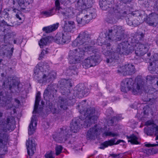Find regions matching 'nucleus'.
Returning a JSON list of instances; mask_svg holds the SVG:
<instances>
[{
    "label": "nucleus",
    "mask_w": 158,
    "mask_h": 158,
    "mask_svg": "<svg viewBox=\"0 0 158 158\" xmlns=\"http://www.w3.org/2000/svg\"><path fill=\"white\" fill-rule=\"evenodd\" d=\"M40 100V98H35V104L34 107V110L33 112V114H36L37 112V110L38 109V106L39 102Z\"/></svg>",
    "instance_id": "41"
},
{
    "label": "nucleus",
    "mask_w": 158,
    "mask_h": 158,
    "mask_svg": "<svg viewBox=\"0 0 158 158\" xmlns=\"http://www.w3.org/2000/svg\"><path fill=\"white\" fill-rule=\"evenodd\" d=\"M63 148L60 145H56L55 148L56 155H59L61 153L63 150Z\"/></svg>",
    "instance_id": "42"
},
{
    "label": "nucleus",
    "mask_w": 158,
    "mask_h": 158,
    "mask_svg": "<svg viewBox=\"0 0 158 158\" xmlns=\"http://www.w3.org/2000/svg\"><path fill=\"white\" fill-rule=\"evenodd\" d=\"M91 39V35L87 31H81L77 38L73 42L72 46L74 47L83 45L85 46H89Z\"/></svg>",
    "instance_id": "6"
},
{
    "label": "nucleus",
    "mask_w": 158,
    "mask_h": 158,
    "mask_svg": "<svg viewBox=\"0 0 158 158\" xmlns=\"http://www.w3.org/2000/svg\"><path fill=\"white\" fill-rule=\"evenodd\" d=\"M59 25V23H56L52 25L44 27L43 28L42 30L46 33H50L56 30L58 28Z\"/></svg>",
    "instance_id": "30"
},
{
    "label": "nucleus",
    "mask_w": 158,
    "mask_h": 158,
    "mask_svg": "<svg viewBox=\"0 0 158 158\" xmlns=\"http://www.w3.org/2000/svg\"><path fill=\"white\" fill-rule=\"evenodd\" d=\"M26 145L28 155L30 156H32L34 153L36 149L35 144L33 143L32 140H29L27 141Z\"/></svg>",
    "instance_id": "26"
},
{
    "label": "nucleus",
    "mask_w": 158,
    "mask_h": 158,
    "mask_svg": "<svg viewBox=\"0 0 158 158\" xmlns=\"http://www.w3.org/2000/svg\"><path fill=\"white\" fill-rule=\"evenodd\" d=\"M5 30L4 29L3 26L0 25V35L1 34H2L3 32L4 34L5 32Z\"/></svg>",
    "instance_id": "54"
},
{
    "label": "nucleus",
    "mask_w": 158,
    "mask_h": 158,
    "mask_svg": "<svg viewBox=\"0 0 158 158\" xmlns=\"http://www.w3.org/2000/svg\"><path fill=\"white\" fill-rule=\"evenodd\" d=\"M135 36L137 40L138 41L143 40L144 36V35L143 33H141V34L137 33L135 35Z\"/></svg>",
    "instance_id": "45"
},
{
    "label": "nucleus",
    "mask_w": 158,
    "mask_h": 158,
    "mask_svg": "<svg viewBox=\"0 0 158 158\" xmlns=\"http://www.w3.org/2000/svg\"><path fill=\"white\" fill-rule=\"evenodd\" d=\"M14 101L15 103L16 104V106L15 107H16L17 106L19 107L20 105V102L19 100L17 98H14Z\"/></svg>",
    "instance_id": "52"
},
{
    "label": "nucleus",
    "mask_w": 158,
    "mask_h": 158,
    "mask_svg": "<svg viewBox=\"0 0 158 158\" xmlns=\"http://www.w3.org/2000/svg\"><path fill=\"white\" fill-rule=\"evenodd\" d=\"M49 89L48 88H46V89L44 90V93L43 96L44 98L48 96L49 94Z\"/></svg>",
    "instance_id": "51"
},
{
    "label": "nucleus",
    "mask_w": 158,
    "mask_h": 158,
    "mask_svg": "<svg viewBox=\"0 0 158 158\" xmlns=\"http://www.w3.org/2000/svg\"><path fill=\"white\" fill-rule=\"evenodd\" d=\"M101 60V56L98 54H96L86 59L83 63V66H85V68H90L95 66Z\"/></svg>",
    "instance_id": "10"
},
{
    "label": "nucleus",
    "mask_w": 158,
    "mask_h": 158,
    "mask_svg": "<svg viewBox=\"0 0 158 158\" xmlns=\"http://www.w3.org/2000/svg\"><path fill=\"white\" fill-rule=\"evenodd\" d=\"M14 38V35L11 33L8 32L5 34L3 38L4 42L5 43L9 44L11 39Z\"/></svg>",
    "instance_id": "36"
},
{
    "label": "nucleus",
    "mask_w": 158,
    "mask_h": 158,
    "mask_svg": "<svg viewBox=\"0 0 158 158\" xmlns=\"http://www.w3.org/2000/svg\"><path fill=\"white\" fill-rule=\"evenodd\" d=\"M3 115V112L2 111L0 110V118H1L2 117Z\"/></svg>",
    "instance_id": "62"
},
{
    "label": "nucleus",
    "mask_w": 158,
    "mask_h": 158,
    "mask_svg": "<svg viewBox=\"0 0 158 158\" xmlns=\"http://www.w3.org/2000/svg\"><path fill=\"white\" fill-rule=\"evenodd\" d=\"M93 0H79L75 4L76 9L81 11L92 7Z\"/></svg>",
    "instance_id": "13"
},
{
    "label": "nucleus",
    "mask_w": 158,
    "mask_h": 158,
    "mask_svg": "<svg viewBox=\"0 0 158 158\" xmlns=\"http://www.w3.org/2000/svg\"><path fill=\"white\" fill-rule=\"evenodd\" d=\"M14 117L11 114L4 118H0V127L5 132H11L15 129Z\"/></svg>",
    "instance_id": "7"
},
{
    "label": "nucleus",
    "mask_w": 158,
    "mask_h": 158,
    "mask_svg": "<svg viewBox=\"0 0 158 158\" xmlns=\"http://www.w3.org/2000/svg\"><path fill=\"white\" fill-rule=\"evenodd\" d=\"M148 69L150 72H155L156 73L158 74V62L157 63L154 61L150 63Z\"/></svg>",
    "instance_id": "33"
},
{
    "label": "nucleus",
    "mask_w": 158,
    "mask_h": 158,
    "mask_svg": "<svg viewBox=\"0 0 158 158\" xmlns=\"http://www.w3.org/2000/svg\"><path fill=\"white\" fill-rule=\"evenodd\" d=\"M97 126V125L95 124L94 127L90 128L87 131L86 135L87 139H95V136L97 135L99 129Z\"/></svg>",
    "instance_id": "21"
},
{
    "label": "nucleus",
    "mask_w": 158,
    "mask_h": 158,
    "mask_svg": "<svg viewBox=\"0 0 158 158\" xmlns=\"http://www.w3.org/2000/svg\"><path fill=\"white\" fill-rule=\"evenodd\" d=\"M113 117L114 118L115 120L117 121L120 120L122 119L121 118V116L120 115H116L115 116H114Z\"/></svg>",
    "instance_id": "53"
},
{
    "label": "nucleus",
    "mask_w": 158,
    "mask_h": 158,
    "mask_svg": "<svg viewBox=\"0 0 158 158\" xmlns=\"http://www.w3.org/2000/svg\"><path fill=\"white\" fill-rule=\"evenodd\" d=\"M143 86L142 80L136 77L134 81L132 78L125 79L122 81L121 90L124 93L131 91L132 93L137 94Z\"/></svg>",
    "instance_id": "4"
},
{
    "label": "nucleus",
    "mask_w": 158,
    "mask_h": 158,
    "mask_svg": "<svg viewBox=\"0 0 158 158\" xmlns=\"http://www.w3.org/2000/svg\"><path fill=\"white\" fill-rule=\"evenodd\" d=\"M11 140L10 135L5 132H2L0 130V144L1 146H3V151L5 152L8 151L7 145H9Z\"/></svg>",
    "instance_id": "16"
},
{
    "label": "nucleus",
    "mask_w": 158,
    "mask_h": 158,
    "mask_svg": "<svg viewBox=\"0 0 158 158\" xmlns=\"http://www.w3.org/2000/svg\"><path fill=\"white\" fill-rule=\"evenodd\" d=\"M112 49L111 53H108L107 55H105L106 56V62L107 63H111L115 60H118L119 57L117 56V53L121 55H127L134 50L133 47L128 43L127 41H124L118 44L115 52Z\"/></svg>",
    "instance_id": "3"
},
{
    "label": "nucleus",
    "mask_w": 158,
    "mask_h": 158,
    "mask_svg": "<svg viewBox=\"0 0 158 158\" xmlns=\"http://www.w3.org/2000/svg\"><path fill=\"white\" fill-rule=\"evenodd\" d=\"M60 0H56L55 2V5L56 7V10L61 7L60 6Z\"/></svg>",
    "instance_id": "50"
},
{
    "label": "nucleus",
    "mask_w": 158,
    "mask_h": 158,
    "mask_svg": "<svg viewBox=\"0 0 158 158\" xmlns=\"http://www.w3.org/2000/svg\"><path fill=\"white\" fill-rule=\"evenodd\" d=\"M71 36L70 35L64 32L58 33L56 35L54 40L58 44H68L71 40Z\"/></svg>",
    "instance_id": "11"
},
{
    "label": "nucleus",
    "mask_w": 158,
    "mask_h": 158,
    "mask_svg": "<svg viewBox=\"0 0 158 158\" xmlns=\"http://www.w3.org/2000/svg\"><path fill=\"white\" fill-rule=\"evenodd\" d=\"M103 136L106 137L110 136L111 137H117L119 136V134L117 132H113L109 131H106L103 134Z\"/></svg>",
    "instance_id": "37"
},
{
    "label": "nucleus",
    "mask_w": 158,
    "mask_h": 158,
    "mask_svg": "<svg viewBox=\"0 0 158 158\" xmlns=\"http://www.w3.org/2000/svg\"><path fill=\"white\" fill-rule=\"evenodd\" d=\"M72 82L71 79L61 80L60 83V91L63 95L68 96L70 94V88L73 86Z\"/></svg>",
    "instance_id": "9"
},
{
    "label": "nucleus",
    "mask_w": 158,
    "mask_h": 158,
    "mask_svg": "<svg viewBox=\"0 0 158 158\" xmlns=\"http://www.w3.org/2000/svg\"><path fill=\"white\" fill-rule=\"evenodd\" d=\"M45 158H54L53 157L52 155L51 154H46L45 155Z\"/></svg>",
    "instance_id": "56"
},
{
    "label": "nucleus",
    "mask_w": 158,
    "mask_h": 158,
    "mask_svg": "<svg viewBox=\"0 0 158 158\" xmlns=\"http://www.w3.org/2000/svg\"><path fill=\"white\" fill-rule=\"evenodd\" d=\"M154 124H156L154 123L153 121L151 120H148L145 123V125L148 127H150L151 125H153Z\"/></svg>",
    "instance_id": "49"
},
{
    "label": "nucleus",
    "mask_w": 158,
    "mask_h": 158,
    "mask_svg": "<svg viewBox=\"0 0 158 158\" xmlns=\"http://www.w3.org/2000/svg\"><path fill=\"white\" fill-rule=\"evenodd\" d=\"M86 100H85L80 103L78 106L79 108L80 113L84 114L85 118L82 120L79 118L73 119L70 124V130L73 133H77L81 127L85 128L90 127L97 121L98 117L96 113L95 108L89 107L86 102Z\"/></svg>",
    "instance_id": "1"
},
{
    "label": "nucleus",
    "mask_w": 158,
    "mask_h": 158,
    "mask_svg": "<svg viewBox=\"0 0 158 158\" xmlns=\"http://www.w3.org/2000/svg\"><path fill=\"white\" fill-rule=\"evenodd\" d=\"M131 153L130 152H125L123 153H120L117 155L114 154H110V156H111L113 158H125L124 156H128V155H130Z\"/></svg>",
    "instance_id": "35"
},
{
    "label": "nucleus",
    "mask_w": 158,
    "mask_h": 158,
    "mask_svg": "<svg viewBox=\"0 0 158 158\" xmlns=\"http://www.w3.org/2000/svg\"><path fill=\"white\" fill-rule=\"evenodd\" d=\"M126 137L128 140V142H130L131 144H139V142L138 140V138L135 134H132L129 135H127Z\"/></svg>",
    "instance_id": "28"
},
{
    "label": "nucleus",
    "mask_w": 158,
    "mask_h": 158,
    "mask_svg": "<svg viewBox=\"0 0 158 158\" xmlns=\"http://www.w3.org/2000/svg\"><path fill=\"white\" fill-rule=\"evenodd\" d=\"M74 27V22L72 21H69L65 23L64 29L65 31L72 32Z\"/></svg>",
    "instance_id": "31"
},
{
    "label": "nucleus",
    "mask_w": 158,
    "mask_h": 158,
    "mask_svg": "<svg viewBox=\"0 0 158 158\" xmlns=\"http://www.w3.org/2000/svg\"><path fill=\"white\" fill-rule=\"evenodd\" d=\"M35 78L37 81L38 82L42 84H46L49 82L52 79L56 78V73L54 71H52L50 72L42 73L38 74H36Z\"/></svg>",
    "instance_id": "8"
},
{
    "label": "nucleus",
    "mask_w": 158,
    "mask_h": 158,
    "mask_svg": "<svg viewBox=\"0 0 158 158\" xmlns=\"http://www.w3.org/2000/svg\"><path fill=\"white\" fill-rule=\"evenodd\" d=\"M8 92H4L2 91L0 92V101L1 100L4 101L5 99L8 100V102H11L12 99V97H9L8 95Z\"/></svg>",
    "instance_id": "32"
},
{
    "label": "nucleus",
    "mask_w": 158,
    "mask_h": 158,
    "mask_svg": "<svg viewBox=\"0 0 158 158\" xmlns=\"http://www.w3.org/2000/svg\"><path fill=\"white\" fill-rule=\"evenodd\" d=\"M37 118L36 115H33L31 118L30 123L28 129V134L29 135H31L33 134L35 131V128L33 126V123L34 122H35V126L37 125Z\"/></svg>",
    "instance_id": "27"
},
{
    "label": "nucleus",
    "mask_w": 158,
    "mask_h": 158,
    "mask_svg": "<svg viewBox=\"0 0 158 158\" xmlns=\"http://www.w3.org/2000/svg\"><path fill=\"white\" fill-rule=\"evenodd\" d=\"M72 135L69 133V130L66 127H63L60 129L56 137L61 142H64L72 138Z\"/></svg>",
    "instance_id": "12"
},
{
    "label": "nucleus",
    "mask_w": 158,
    "mask_h": 158,
    "mask_svg": "<svg viewBox=\"0 0 158 158\" xmlns=\"http://www.w3.org/2000/svg\"><path fill=\"white\" fill-rule=\"evenodd\" d=\"M14 51V48H12L10 50H7L6 45H2L0 49V54L4 56L10 57L12 56Z\"/></svg>",
    "instance_id": "24"
},
{
    "label": "nucleus",
    "mask_w": 158,
    "mask_h": 158,
    "mask_svg": "<svg viewBox=\"0 0 158 158\" xmlns=\"http://www.w3.org/2000/svg\"><path fill=\"white\" fill-rule=\"evenodd\" d=\"M4 15H6L7 17L8 16L9 14L7 12L5 11V12H4Z\"/></svg>",
    "instance_id": "61"
},
{
    "label": "nucleus",
    "mask_w": 158,
    "mask_h": 158,
    "mask_svg": "<svg viewBox=\"0 0 158 158\" xmlns=\"http://www.w3.org/2000/svg\"><path fill=\"white\" fill-rule=\"evenodd\" d=\"M112 29L108 30V31L106 32L105 33L106 37L108 36V38L106 39L103 45L102 51L104 55H107L108 53H111L112 49L111 48V45L110 43L112 41V33H114L116 36V40L117 41L121 40L124 37L125 30L121 26L115 25L113 27Z\"/></svg>",
    "instance_id": "2"
},
{
    "label": "nucleus",
    "mask_w": 158,
    "mask_h": 158,
    "mask_svg": "<svg viewBox=\"0 0 158 158\" xmlns=\"http://www.w3.org/2000/svg\"><path fill=\"white\" fill-rule=\"evenodd\" d=\"M144 20L149 25L152 26L155 23H158V15L152 13L149 14L146 18H144Z\"/></svg>",
    "instance_id": "18"
},
{
    "label": "nucleus",
    "mask_w": 158,
    "mask_h": 158,
    "mask_svg": "<svg viewBox=\"0 0 158 158\" xmlns=\"http://www.w3.org/2000/svg\"><path fill=\"white\" fill-rule=\"evenodd\" d=\"M56 11H57V13L59 15H63L65 17L66 19L73 14V12L70 8L66 7L63 8L60 7L56 10Z\"/></svg>",
    "instance_id": "23"
},
{
    "label": "nucleus",
    "mask_w": 158,
    "mask_h": 158,
    "mask_svg": "<svg viewBox=\"0 0 158 158\" xmlns=\"http://www.w3.org/2000/svg\"><path fill=\"white\" fill-rule=\"evenodd\" d=\"M18 4L20 6L21 10H24L26 9V6L24 5V2L23 0H17Z\"/></svg>",
    "instance_id": "43"
},
{
    "label": "nucleus",
    "mask_w": 158,
    "mask_h": 158,
    "mask_svg": "<svg viewBox=\"0 0 158 158\" xmlns=\"http://www.w3.org/2000/svg\"><path fill=\"white\" fill-rule=\"evenodd\" d=\"M40 94H41V93H40V92H38L37 93V94H36V97L35 98H41Z\"/></svg>",
    "instance_id": "58"
},
{
    "label": "nucleus",
    "mask_w": 158,
    "mask_h": 158,
    "mask_svg": "<svg viewBox=\"0 0 158 158\" xmlns=\"http://www.w3.org/2000/svg\"><path fill=\"white\" fill-rule=\"evenodd\" d=\"M48 53V49H43L41 52V54H40L39 59V60H41L42 58H43L45 54H47Z\"/></svg>",
    "instance_id": "46"
},
{
    "label": "nucleus",
    "mask_w": 158,
    "mask_h": 158,
    "mask_svg": "<svg viewBox=\"0 0 158 158\" xmlns=\"http://www.w3.org/2000/svg\"><path fill=\"white\" fill-rule=\"evenodd\" d=\"M2 23H3L5 25H8L7 24V23L4 20L2 21Z\"/></svg>",
    "instance_id": "63"
},
{
    "label": "nucleus",
    "mask_w": 158,
    "mask_h": 158,
    "mask_svg": "<svg viewBox=\"0 0 158 158\" xmlns=\"http://www.w3.org/2000/svg\"><path fill=\"white\" fill-rule=\"evenodd\" d=\"M115 120L114 118L113 117H111L110 119H109L107 122L108 125L109 126H112L114 124Z\"/></svg>",
    "instance_id": "47"
},
{
    "label": "nucleus",
    "mask_w": 158,
    "mask_h": 158,
    "mask_svg": "<svg viewBox=\"0 0 158 158\" xmlns=\"http://www.w3.org/2000/svg\"><path fill=\"white\" fill-rule=\"evenodd\" d=\"M58 105L61 109H63L64 110L67 109L68 108L67 106L68 105L67 99L66 98L63 97H59Z\"/></svg>",
    "instance_id": "29"
},
{
    "label": "nucleus",
    "mask_w": 158,
    "mask_h": 158,
    "mask_svg": "<svg viewBox=\"0 0 158 158\" xmlns=\"http://www.w3.org/2000/svg\"><path fill=\"white\" fill-rule=\"evenodd\" d=\"M42 14L44 15L46 17L51 16L54 14L53 9L52 8L48 11H43Z\"/></svg>",
    "instance_id": "40"
},
{
    "label": "nucleus",
    "mask_w": 158,
    "mask_h": 158,
    "mask_svg": "<svg viewBox=\"0 0 158 158\" xmlns=\"http://www.w3.org/2000/svg\"><path fill=\"white\" fill-rule=\"evenodd\" d=\"M39 70L40 71L39 72L38 74L44 72L48 73L49 72L50 67L48 63L45 62H41L37 64Z\"/></svg>",
    "instance_id": "25"
},
{
    "label": "nucleus",
    "mask_w": 158,
    "mask_h": 158,
    "mask_svg": "<svg viewBox=\"0 0 158 158\" xmlns=\"http://www.w3.org/2000/svg\"><path fill=\"white\" fill-rule=\"evenodd\" d=\"M13 10L14 12L16 13H17L18 12L20 11L18 10V9L15 8L13 9Z\"/></svg>",
    "instance_id": "60"
},
{
    "label": "nucleus",
    "mask_w": 158,
    "mask_h": 158,
    "mask_svg": "<svg viewBox=\"0 0 158 158\" xmlns=\"http://www.w3.org/2000/svg\"><path fill=\"white\" fill-rule=\"evenodd\" d=\"M93 47L92 46H85L82 48H78L70 50L69 54V60L70 64H76L78 61L83 59L85 52L92 51Z\"/></svg>",
    "instance_id": "5"
},
{
    "label": "nucleus",
    "mask_w": 158,
    "mask_h": 158,
    "mask_svg": "<svg viewBox=\"0 0 158 158\" xmlns=\"http://www.w3.org/2000/svg\"><path fill=\"white\" fill-rule=\"evenodd\" d=\"M16 18L19 19V20H24L25 19V17L23 15L21 11L18 12L16 14Z\"/></svg>",
    "instance_id": "44"
},
{
    "label": "nucleus",
    "mask_w": 158,
    "mask_h": 158,
    "mask_svg": "<svg viewBox=\"0 0 158 158\" xmlns=\"http://www.w3.org/2000/svg\"><path fill=\"white\" fill-rule=\"evenodd\" d=\"M156 43L157 45L158 46V35L156 37Z\"/></svg>",
    "instance_id": "64"
},
{
    "label": "nucleus",
    "mask_w": 158,
    "mask_h": 158,
    "mask_svg": "<svg viewBox=\"0 0 158 158\" xmlns=\"http://www.w3.org/2000/svg\"><path fill=\"white\" fill-rule=\"evenodd\" d=\"M145 146L146 147H153L152 144L147 143L145 144Z\"/></svg>",
    "instance_id": "59"
},
{
    "label": "nucleus",
    "mask_w": 158,
    "mask_h": 158,
    "mask_svg": "<svg viewBox=\"0 0 158 158\" xmlns=\"http://www.w3.org/2000/svg\"><path fill=\"white\" fill-rule=\"evenodd\" d=\"M154 7L155 10L158 11V0H156L154 5Z\"/></svg>",
    "instance_id": "55"
},
{
    "label": "nucleus",
    "mask_w": 158,
    "mask_h": 158,
    "mask_svg": "<svg viewBox=\"0 0 158 158\" xmlns=\"http://www.w3.org/2000/svg\"><path fill=\"white\" fill-rule=\"evenodd\" d=\"M135 66L132 64H127L120 67L117 70L118 73H122L124 75H131L135 73Z\"/></svg>",
    "instance_id": "15"
},
{
    "label": "nucleus",
    "mask_w": 158,
    "mask_h": 158,
    "mask_svg": "<svg viewBox=\"0 0 158 158\" xmlns=\"http://www.w3.org/2000/svg\"><path fill=\"white\" fill-rule=\"evenodd\" d=\"M49 40L48 37H46L41 39L39 42V44L40 48H42L44 45H47Z\"/></svg>",
    "instance_id": "38"
},
{
    "label": "nucleus",
    "mask_w": 158,
    "mask_h": 158,
    "mask_svg": "<svg viewBox=\"0 0 158 158\" xmlns=\"http://www.w3.org/2000/svg\"><path fill=\"white\" fill-rule=\"evenodd\" d=\"M155 77L154 76H152L150 75H148L147 76L146 79L147 82H151L154 80Z\"/></svg>",
    "instance_id": "48"
},
{
    "label": "nucleus",
    "mask_w": 158,
    "mask_h": 158,
    "mask_svg": "<svg viewBox=\"0 0 158 158\" xmlns=\"http://www.w3.org/2000/svg\"><path fill=\"white\" fill-rule=\"evenodd\" d=\"M149 45L148 43L137 44L135 49V53L136 56H143L148 51Z\"/></svg>",
    "instance_id": "14"
},
{
    "label": "nucleus",
    "mask_w": 158,
    "mask_h": 158,
    "mask_svg": "<svg viewBox=\"0 0 158 158\" xmlns=\"http://www.w3.org/2000/svg\"><path fill=\"white\" fill-rule=\"evenodd\" d=\"M89 15H86L84 18H80L78 17L77 18V20L78 24H84L88 23L90 20L94 19L96 17V14L95 12H92L91 11H89Z\"/></svg>",
    "instance_id": "19"
},
{
    "label": "nucleus",
    "mask_w": 158,
    "mask_h": 158,
    "mask_svg": "<svg viewBox=\"0 0 158 158\" xmlns=\"http://www.w3.org/2000/svg\"><path fill=\"white\" fill-rule=\"evenodd\" d=\"M48 108L49 110L48 111L47 110H46V112L47 114H49L50 112H52L53 114L56 113V108L54 107L52 104L51 102L49 103Z\"/></svg>",
    "instance_id": "39"
},
{
    "label": "nucleus",
    "mask_w": 158,
    "mask_h": 158,
    "mask_svg": "<svg viewBox=\"0 0 158 158\" xmlns=\"http://www.w3.org/2000/svg\"><path fill=\"white\" fill-rule=\"evenodd\" d=\"M121 142L124 143H125V141L122 139H119L115 142V138L111 139L102 142L100 144L99 148L104 150L105 148L109 146H111L114 145H117Z\"/></svg>",
    "instance_id": "17"
},
{
    "label": "nucleus",
    "mask_w": 158,
    "mask_h": 158,
    "mask_svg": "<svg viewBox=\"0 0 158 158\" xmlns=\"http://www.w3.org/2000/svg\"><path fill=\"white\" fill-rule=\"evenodd\" d=\"M153 57L155 61L158 60V53L155 54L154 55Z\"/></svg>",
    "instance_id": "57"
},
{
    "label": "nucleus",
    "mask_w": 158,
    "mask_h": 158,
    "mask_svg": "<svg viewBox=\"0 0 158 158\" xmlns=\"http://www.w3.org/2000/svg\"><path fill=\"white\" fill-rule=\"evenodd\" d=\"M114 0H100L99 5L102 9H104L107 4L110 5L114 3Z\"/></svg>",
    "instance_id": "34"
},
{
    "label": "nucleus",
    "mask_w": 158,
    "mask_h": 158,
    "mask_svg": "<svg viewBox=\"0 0 158 158\" xmlns=\"http://www.w3.org/2000/svg\"><path fill=\"white\" fill-rule=\"evenodd\" d=\"M144 130L145 132L148 135H152L154 133L156 137L155 140H158L157 137L158 136V126L156 124H154L147 127H145Z\"/></svg>",
    "instance_id": "20"
},
{
    "label": "nucleus",
    "mask_w": 158,
    "mask_h": 158,
    "mask_svg": "<svg viewBox=\"0 0 158 158\" xmlns=\"http://www.w3.org/2000/svg\"><path fill=\"white\" fill-rule=\"evenodd\" d=\"M121 15L120 11L114 8L109 12L107 15V21H113L115 18L118 19Z\"/></svg>",
    "instance_id": "22"
}]
</instances>
